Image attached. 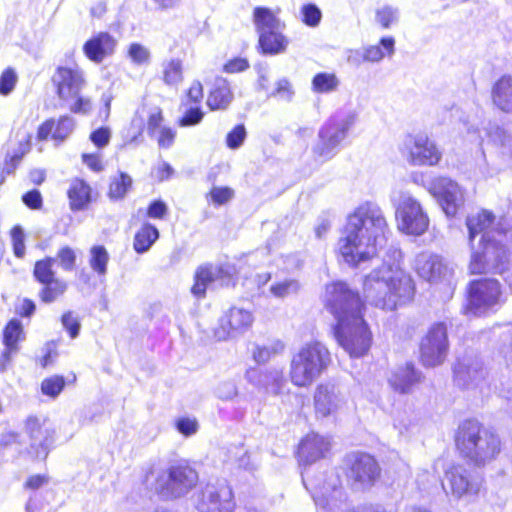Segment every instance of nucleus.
Instances as JSON below:
<instances>
[{"mask_svg":"<svg viewBox=\"0 0 512 512\" xmlns=\"http://www.w3.org/2000/svg\"><path fill=\"white\" fill-rule=\"evenodd\" d=\"M324 303L336 320L332 331L338 344L351 357L365 355L370 349L372 335L363 318L364 304L359 293L346 282L335 281L326 285Z\"/></svg>","mask_w":512,"mask_h":512,"instance_id":"obj_1","label":"nucleus"},{"mask_svg":"<svg viewBox=\"0 0 512 512\" xmlns=\"http://www.w3.org/2000/svg\"><path fill=\"white\" fill-rule=\"evenodd\" d=\"M467 226L472 249L469 265L472 274H503L508 268L506 248L497 237H503L505 226Z\"/></svg>","mask_w":512,"mask_h":512,"instance_id":"obj_2","label":"nucleus"},{"mask_svg":"<svg viewBox=\"0 0 512 512\" xmlns=\"http://www.w3.org/2000/svg\"><path fill=\"white\" fill-rule=\"evenodd\" d=\"M460 454L475 466H485L500 453L499 437L475 419L464 420L455 435Z\"/></svg>","mask_w":512,"mask_h":512,"instance_id":"obj_3","label":"nucleus"},{"mask_svg":"<svg viewBox=\"0 0 512 512\" xmlns=\"http://www.w3.org/2000/svg\"><path fill=\"white\" fill-rule=\"evenodd\" d=\"M386 244L383 226H351L339 240V251L347 264L358 266L376 256Z\"/></svg>","mask_w":512,"mask_h":512,"instance_id":"obj_4","label":"nucleus"},{"mask_svg":"<svg viewBox=\"0 0 512 512\" xmlns=\"http://www.w3.org/2000/svg\"><path fill=\"white\" fill-rule=\"evenodd\" d=\"M386 257L383 258L384 264L378 269H374L364 279L363 290L366 300L373 306L383 310H395L393 298H389L391 281L393 280V269L397 267L402 257L399 249L390 247Z\"/></svg>","mask_w":512,"mask_h":512,"instance_id":"obj_5","label":"nucleus"},{"mask_svg":"<svg viewBox=\"0 0 512 512\" xmlns=\"http://www.w3.org/2000/svg\"><path fill=\"white\" fill-rule=\"evenodd\" d=\"M331 357L321 342L304 345L291 361L290 376L293 384L299 387L311 385L328 367Z\"/></svg>","mask_w":512,"mask_h":512,"instance_id":"obj_6","label":"nucleus"},{"mask_svg":"<svg viewBox=\"0 0 512 512\" xmlns=\"http://www.w3.org/2000/svg\"><path fill=\"white\" fill-rule=\"evenodd\" d=\"M198 480V472L188 461H177L158 473L155 491L163 499H178L195 488Z\"/></svg>","mask_w":512,"mask_h":512,"instance_id":"obj_7","label":"nucleus"},{"mask_svg":"<svg viewBox=\"0 0 512 512\" xmlns=\"http://www.w3.org/2000/svg\"><path fill=\"white\" fill-rule=\"evenodd\" d=\"M503 302L498 280L492 278L474 280L468 286L465 312L474 316L486 315L495 312Z\"/></svg>","mask_w":512,"mask_h":512,"instance_id":"obj_8","label":"nucleus"},{"mask_svg":"<svg viewBox=\"0 0 512 512\" xmlns=\"http://www.w3.org/2000/svg\"><path fill=\"white\" fill-rule=\"evenodd\" d=\"M347 479L355 490L372 487L381 474L377 460L370 454L356 452L346 457Z\"/></svg>","mask_w":512,"mask_h":512,"instance_id":"obj_9","label":"nucleus"},{"mask_svg":"<svg viewBox=\"0 0 512 512\" xmlns=\"http://www.w3.org/2000/svg\"><path fill=\"white\" fill-rule=\"evenodd\" d=\"M401 152L411 166L431 167L440 163L442 153L426 134L406 135Z\"/></svg>","mask_w":512,"mask_h":512,"instance_id":"obj_10","label":"nucleus"},{"mask_svg":"<svg viewBox=\"0 0 512 512\" xmlns=\"http://www.w3.org/2000/svg\"><path fill=\"white\" fill-rule=\"evenodd\" d=\"M25 433L29 439L27 453L34 459L45 460L54 448L55 429L47 419L29 416L25 421Z\"/></svg>","mask_w":512,"mask_h":512,"instance_id":"obj_11","label":"nucleus"},{"mask_svg":"<svg viewBox=\"0 0 512 512\" xmlns=\"http://www.w3.org/2000/svg\"><path fill=\"white\" fill-rule=\"evenodd\" d=\"M482 479L463 465H452L445 470L442 488L447 495L456 499L471 498L480 491Z\"/></svg>","mask_w":512,"mask_h":512,"instance_id":"obj_12","label":"nucleus"},{"mask_svg":"<svg viewBox=\"0 0 512 512\" xmlns=\"http://www.w3.org/2000/svg\"><path fill=\"white\" fill-rule=\"evenodd\" d=\"M449 349L448 325L445 321L436 322L429 328L420 344V358L426 367L442 364Z\"/></svg>","mask_w":512,"mask_h":512,"instance_id":"obj_13","label":"nucleus"},{"mask_svg":"<svg viewBox=\"0 0 512 512\" xmlns=\"http://www.w3.org/2000/svg\"><path fill=\"white\" fill-rule=\"evenodd\" d=\"M234 508V495L226 480L209 483L203 489L199 512H233Z\"/></svg>","mask_w":512,"mask_h":512,"instance_id":"obj_14","label":"nucleus"},{"mask_svg":"<svg viewBox=\"0 0 512 512\" xmlns=\"http://www.w3.org/2000/svg\"><path fill=\"white\" fill-rule=\"evenodd\" d=\"M55 94L62 101L76 97L86 84L84 72L77 65L70 67L59 65L51 77Z\"/></svg>","mask_w":512,"mask_h":512,"instance_id":"obj_15","label":"nucleus"},{"mask_svg":"<svg viewBox=\"0 0 512 512\" xmlns=\"http://www.w3.org/2000/svg\"><path fill=\"white\" fill-rule=\"evenodd\" d=\"M454 382L463 389H472L485 379L486 370L482 360L475 356H464L454 366Z\"/></svg>","mask_w":512,"mask_h":512,"instance_id":"obj_16","label":"nucleus"},{"mask_svg":"<svg viewBox=\"0 0 512 512\" xmlns=\"http://www.w3.org/2000/svg\"><path fill=\"white\" fill-rule=\"evenodd\" d=\"M235 269L229 264L213 267L211 265L201 266L197 269L194 276V285L191 292L194 296L204 297L209 284L219 280L222 285H229L232 282Z\"/></svg>","mask_w":512,"mask_h":512,"instance_id":"obj_17","label":"nucleus"},{"mask_svg":"<svg viewBox=\"0 0 512 512\" xmlns=\"http://www.w3.org/2000/svg\"><path fill=\"white\" fill-rule=\"evenodd\" d=\"M253 315L250 311L233 307L220 320V329L217 331L219 339L236 338L252 326Z\"/></svg>","mask_w":512,"mask_h":512,"instance_id":"obj_18","label":"nucleus"},{"mask_svg":"<svg viewBox=\"0 0 512 512\" xmlns=\"http://www.w3.org/2000/svg\"><path fill=\"white\" fill-rule=\"evenodd\" d=\"M349 126L347 121L328 120L319 131L320 141L313 148L314 154L319 157L327 156L345 138Z\"/></svg>","mask_w":512,"mask_h":512,"instance_id":"obj_19","label":"nucleus"},{"mask_svg":"<svg viewBox=\"0 0 512 512\" xmlns=\"http://www.w3.org/2000/svg\"><path fill=\"white\" fill-rule=\"evenodd\" d=\"M73 128L74 121L68 115H61L58 118L50 117L37 127L36 139L39 142L51 139L61 143L71 134Z\"/></svg>","mask_w":512,"mask_h":512,"instance_id":"obj_20","label":"nucleus"},{"mask_svg":"<svg viewBox=\"0 0 512 512\" xmlns=\"http://www.w3.org/2000/svg\"><path fill=\"white\" fill-rule=\"evenodd\" d=\"M117 40L108 32H98L87 39L82 50L88 60L99 64L114 54Z\"/></svg>","mask_w":512,"mask_h":512,"instance_id":"obj_21","label":"nucleus"},{"mask_svg":"<svg viewBox=\"0 0 512 512\" xmlns=\"http://www.w3.org/2000/svg\"><path fill=\"white\" fill-rule=\"evenodd\" d=\"M330 448V442L315 433L306 435L298 447V459L301 465H310L323 458Z\"/></svg>","mask_w":512,"mask_h":512,"instance_id":"obj_22","label":"nucleus"},{"mask_svg":"<svg viewBox=\"0 0 512 512\" xmlns=\"http://www.w3.org/2000/svg\"><path fill=\"white\" fill-rule=\"evenodd\" d=\"M422 378V372L412 362H407L404 366H400L392 372L389 383L395 391L406 394L421 382Z\"/></svg>","mask_w":512,"mask_h":512,"instance_id":"obj_23","label":"nucleus"},{"mask_svg":"<svg viewBox=\"0 0 512 512\" xmlns=\"http://www.w3.org/2000/svg\"><path fill=\"white\" fill-rule=\"evenodd\" d=\"M234 99V94L227 79L218 78L209 89L206 105L210 111L227 110Z\"/></svg>","mask_w":512,"mask_h":512,"instance_id":"obj_24","label":"nucleus"},{"mask_svg":"<svg viewBox=\"0 0 512 512\" xmlns=\"http://www.w3.org/2000/svg\"><path fill=\"white\" fill-rule=\"evenodd\" d=\"M416 269L422 278L429 281L445 277L448 271V267L441 256L428 253L417 256Z\"/></svg>","mask_w":512,"mask_h":512,"instance_id":"obj_25","label":"nucleus"},{"mask_svg":"<svg viewBox=\"0 0 512 512\" xmlns=\"http://www.w3.org/2000/svg\"><path fill=\"white\" fill-rule=\"evenodd\" d=\"M281 29L273 28L258 33L257 49L261 54L277 55L286 51L289 40Z\"/></svg>","mask_w":512,"mask_h":512,"instance_id":"obj_26","label":"nucleus"},{"mask_svg":"<svg viewBox=\"0 0 512 512\" xmlns=\"http://www.w3.org/2000/svg\"><path fill=\"white\" fill-rule=\"evenodd\" d=\"M395 215L402 224H428L429 222L427 212L413 198H407L399 203Z\"/></svg>","mask_w":512,"mask_h":512,"instance_id":"obj_27","label":"nucleus"},{"mask_svg":"<svg viewBox=\"0 0 512 512\" xmlns=\"http://www.w3.org/2000/svg\"><path fill=\"white\" fill-rule=\"evenodd\" d=\"M339 401L338 389L334 384H321L316 388L315 409L322 416L330 415L337 408Z\"/></svg>","mask_w":512,"mask_h":512,"instance_id":"obj_28","label":"nucleus"},{"mask_svg":"<svg viewBox=\"0 0 512 512\" xmlns=\"http://www.w3.org/2000/svg\"><path fill=\"white\" fill-rule=\"evenodd\" d=\"M67 197L72 210L85 209L92 201V188L84 179L75 177L70 182Z\"/></svg>","mask_w":512,"mask_h":512,"instance_id":"obj_29","label":"nucleus"},{"mask_svg":"<svg viewBox=\"0 0 512 512\" xmlns=\"http://www.w3.org/2000/svg\"><path fill=\"white\" fill-rule=\"evenodd\" d=\"M491 98L498 109L512 114V76L503 75L494 83Z\"/></svg>","mask_w":512,"mask_h":512,"instance_id":"obj_30","label":"nucleus"},{"mask_svg":"<svg viewBox=\"0 0 512 512\" xmlns=\"http://www.w3.org/2000/svg\"><path fill=\"white\" fill-rule=\"evenodd\" d=\"M415 287L409 276L397 277L393 272L389 298H393L395 309L411 301L414 297Z\"/></svg>","mask_w":512,"mask_h":512,"instance_id":"obj_31","label":"nucleus"},{"mask_svg":"<svg viewBox=\"0 0 512 512\" xmlns=\"http://www.w3.org/2000/svg\"><path fill=\"white\" fill-rule=\"evenodd\" d=\"M348 220L349 224H381L385 222L381 209L369 201L357 206L349 215Z\"/></svg>","mask_w":512,"mask_h":512,"instance_id":"obj_32","label":"nucleus"},{"mask_svg":"<svg viewBox=\"0 0 512 512\" xmlns=\"http://www.w3.org/2000/svg\"><path fill=\"white\" fill-rule=\"evenodd\" d=\"M280 9L275 11L265 6H257L253 9V22L258 33L273 29L283 28L285 24L277 17Z\"/></svg>","mask_w":512,"mask_h":512,"instance_id":"obj_33","label":"nucleus"},{"mask_svg":"<svg viewBox=\"0 0 512 512\" xmlns=\"http://www.w3.org/2000/svg\"><path fill=\"white\" fill-rule=\"evenodd\" d=\"M184 79L183 61L179 58H171L163 63L162 81L167 86H177Z\"/></svg>","mask_w":512,"mask_h":512,"instance_id":"obj_34","label":"nucleus"},{"mask_svg":"<svg viewBox=\"0 0 512 512\" xmlns=\"http://www.w3.org/2000/svg\"><path fill=\"white\" fill-rule=\"evenodd\" d=\"M159 238L156 226H141L134 236L133 247L138 254L147 252Z\"/></svg>","mask_w":512,"mask_h":512,"instance_id":"obj_35","label":"nucleus"},{"mask_svg":"<svg viewBox=\"0 0 512 512\" xmlns=\"http://www.w3.org/2000/svg\"><path fill=\"white\" fill-rule=\"evenodd\" d=\"M395 40L393 37H383L380 39L378 45H371L363 52V59L368 62H378L384 58L385 52L387 55L394 53Z\"/></svg>","mask_w":512,"mask_h":512,"instance_id":"obj_36","label":"nucleus"},{"mask_svg":"<svg viewBox=\"0 0 512 512\" xmlns=\"http://www.w3.org/2000/svg\"><path fill=\"white\" fill-rule=\"evenodd\" d=\"M31 149V135H27L25 140L20 143V152L14 153L4 160L3 167L0 172V182L2 183L7 175L15 172L22 161L23 156Z\"/></svg>","mask_w":512,"mask_h":512,"instance_id":"obj_37","label":"nucleus"},{"mask_svg":"<svg viewBox=\"0 0 512 512\" xmlns=\"http://www.w3.org/2000/svg\"><path fill=\"white\" fill-rule=\"evenodd\" d=\"M132 187V178L125 172H118L108 185L107 195L112 200H120L125 197Z\"/></svg>","mask_w":512,"mask_h":512,"instance_id":"obj_38","label":"nucleus"},{"mask_svg":"<svg viewBox=\"0 0 512 512\" xmlns=\"http://www.w3.org/2000/svg\"><path fill=\"white\" fill-rule=\"evenodd\" d=\"M339 80L335 73L319 72L311 81L312 91L317 94H327L337 90Z\"/></svg>","mask_w":512,"mask_h":512,"instance_id":"obj_39","label":"nucleus"},{"mask_svg":"<svg viewBox=\"0 0 512 512\" xmlns=\"http://www.w3.org/2000/svg\"><path fill=\"white\" fill-rule=\"evenodd\" d=\"M285 383L286 381L284 379L283 373L276 369L266 371L259 375L258 384L262 386L266 392L273 395L280 394Z\"/></svg>","mask_w":512,"mask_h":512,"instance_id":"obj_40","label":"nucleus"},{"mask_svg":"<svg viewBox=\"0 0 512 512\" xmlns=\"http://www.w3.org/2000/svg\"><path fill=\"white\" fill-rule=\"evenodd\" d=\"M24 339L23 325L20 320L11 319L3 330V343L10 349H18V342Z\"/></svg>","mask_w":512,"mask_h":512,"instance_id":"obj_41","label":"nucleus"},{"mask_svg":"<svg viewBox=\"0 0 512 512\" xmlns=\"http://www.w3.org/2000/svg\"><path fill=\"white\" fill-rule=\"evenodd\" d=\"M108 261L109 254L104 246L96 245L90 249L89 264L93 271H95L99 276H103L107 273Z\"/></svg>","mask_w":512,"mask_h":512,"instance_id":"obj_42","label":"nucleus"},{"mask_svg":"<svg viewBox=\"0 0 512 512\" xmlns=\"http://www.w3.org/2000/svg\"><path fill=\"white\" fill-rule=\"evenodd\" d=\"M184 111L177 123L180 127H191L200 124L205 116L201 105L181 106Z\"/></svg>","mask_w":512,"mask_h":512,"instance_id":"obj_43","label":"nucleus"},{"mask_svg":"<svg viewBox=\"0 0 512 512\" xmlns=\"http://www.w3.org/2000/svg\"><path fill=\"white\" fill-rule=\"evenodd\" d=\"M204 98V86L200 80H193L184 91L180 106L201 105Z\"/></svg>","mask_w":512,"mask_h":512,"instance_id":"obj_44","label":"nucleus"},{"mask_svg":"<svg viewBox=\"0 0 512 512\" xmlns=\"http://www.w3.org/2000/svg\"><path fill=\"white\" fill-rule=\"evenodd\" d=\"M55 261L54 258L48 257L35 263L33 274L38 282L44 284L56 280L52 270Z\"/></svg>","mask_w":512,"mask_h":512,"instance_id":"obj_45","label":"nucleus"},{"mask_svg":"<svg viewBox=\"0 0 512 512\" xmlns=\"http://www.w3.org/2000/svg\"><path fill=\"white\" fill-rule=\"evenodd\" d=\"M300 289V284L295 279H286L270 286L271 294L276 298H285L296 294Z\"/></svg>","mask_w":512,"mask_h":512,"instance_id":"obj_46","label":"nucleus"},{"mask_svg":"<svg viewBox=\"0 0 512 512\" xmlns=\"http://www.w3.org/2000/svg\"><path fill=\"white\" fill-rule=\"evenodd\" d=\"M301 21L308 27H317L322 19L321 10L313 3L304 4L300 9Z\"/></svg>","mask_w":512,"mask_h":512,"instance_id":"obj_47","label":"nucleus"},{"mask_svg":"<svg viewBox=\"0 0 512 512\" xmlns=\"http://www.w3.org/2000/svg\"><path fill=\"white\" fill-rule=\"evenodd\" d=\"M375 19L383 29H388L397 22L398 9L390 5L378 8L375 11Z\"/></svg>","mask_w":512,"mask_h":512,"instance_id":"obj_48","label":"nucleus"},{"mask_svg":"<svg viewBox=\"0 0 512 512\" xmlns=\"http://www.w3.org/2000/svg\"><path fill=\"white\" fill-rule=\"evenodd\" d=\"M66 290V284L60 280L44 283L39 295L43 302L51 303Z\"/></svg>","mask_w":512,"mask_h":512,"instance_id":"obj_49","label":"nucleus"},{"mask_svg":"<svg viewBox=\"0 0 512 512\" xmlns=\"http://www.w3.org/2000/svg\"><path fill=\"white\" fill-rule=\"evenodd\" d=\"M18 76L14 68L7 67L0 74V95H9L16 87Z\"/></svg>","mask_w":512,"mask_h":512,"instance_id":"obj_50","label":"nucleus"},{"mask_svg":"<svg viewBox=\"0 0 512 512\" xmlns=\"http://www.w3.org/2000/svg\"><path fill=\"white\" fill-rule=\"evenodd\" d=\"M65 387V379L63 376H54L46 378L41 383V391L44 395L52 398L57 397Z\"/></svg>","mask_w":512,"mask_h":512,"instance_id":"obj_51","label":"nucleus"},{"mask_svg":"<svg viewBox=\"0 0 512 512\" xmlns=\"http://www.w3.org/2000/svg\"><path fill=\"white\" fill-rule=\"evenodd\" d=\"M247 137V131L244 124L235 125L226 135V146L232 150L242 146Z\"/></svg>","mask_w":512,"mask_h":512,"instance_id":"obj_52","label":"nucleus"},{"mask_svg":"<svg viewBox=\"0 0 512 512\" xmlns=\"http://www.w3.org/2000/svg\"><path fill=\"white\" fill-rule=\"evenodd\" d=\"M338 485H339V479L334 478L333 483L329 484L328 486H326V484L323 485L321 496H316V495L313 496L315 505L318 508L317 512H327L326 508H327V506L330 505V501H329V497H331L330 492L336 493Z\"/></svg>","mask_w":512,"mask_h":512,"instance_id":"obj_53","label":"nucleus"},{"mask_svg":"<svg viewBox=\"0 0 512 512\" xmlns=\"http://www.w3.org/2000/svg\"><path fill=\"white\" fill-rule=\"evenodd\" d=\"M234 197V190L227 186H214L212 187L207 198L215 205H223L229 202Z\"/></svg>","mask_w":512,"mask_h":512,"instance_id":"obj_54","label":"nucleus"},{"mask_svg":"<svg viewBox=\"0 0 512 512\" xmlns=\"http://www.w3.org/2000/svg\"><path fill=\"white\" fill-rule=\"evenodd\" d=\"M127 55L137 65L147 64L150 61L149 50L140 43H131L128 46Z\"/></svg>","mask_w":512,"mask_h":512,"instance_id":"obj_55","label":"nucleus"},{"mask_svg":"<svg viewBox=\"0 0 512 512\" xmlns=\"http://www.w3.org/2000/svg\"><path fill=\"white\" fill-rule=\"evenodd\" d=\"M398 230L407 236L414 237V241L418 245H424L427 241L432 240L431 234H429L428 239L422 238L428 231V226H397Z\"/></svg>","mask_w":512,"mask_h":512,"instance_id":"obj_56","label":"nucleus"},{"mask_svg":"<svg viewBox=\"0 0 512 512\" xmlns=\"http://www.w3.org/2000/svg\"><path fill=\"white\" fill-rule=\"evenodd\" d=\"M249 67V60L238 56L227 60L222 66V71L227 74H236L246 71Z\"/></svg>","mask_w":512,"mask_h":512,"instance_id":"obj_57","label":"nucleus"},{"mask_svg":"<svg viewBox=\"0 0 512 512\" xmlns=\"http://www.w3.org/2000/svg\"><path fill=\"white\" fill-rule=\"evenodd\" d=\"M175 427L180 434L189 437L198 431L199 426L195 418L180 417L175 421Z\"/></svg>","mask_w":512,"mask_h":512,"instance_id":"obj_58","label":"nucleus"},{"mask_svg":"<svg viewBox=\"0 0 512 512\" xmlns=\"http://www.w3.org/2000/svg\"><path fill=\"white\" fill-rule=\"evenodd\" d=\"M89 139L95 147L104 148L110 142L111 131L108 127L101 126L90 133Z\"/></svg>","mask_w":512,"mask_h":512,"instance_id":"obj_59","label":"nucleus"},{"mask_svg":"<svg viewBox=\"0 0 512 512\" xmlns=\"http://www.w3.org/2000/svg\"><path fill=\"white\" fill-rule=\"evenodd\" d=\"M61 322L71 338H76L79 335L81 324L78 317L72 311L64 313L61 317Z\"/></svg>","mask_w":512,"mask_h":512,"instance_id":"obj_60","label":"nucleus"},{"mask_svg":"<svg viewBox=\"0 0 512 512\" xmlns=\"http://www.w3.org/2000/svg\"><path fill=\"white\" fill-rule=\"evenodd\" d=\"M23 204L31 210H40L43 207V197L39 190L31 189L21 196Z\"/></svg>","mask_w":512,"mask_h":512,"instance_id":"obj_61","label":"nucleus"},{"mask_svg":"<svg viewBox=\"0 0 512 512\" xmlns=\"http://www.w3.org/2000/svg\"><path fill=\"white\" fill-rule=\"evenodd\" d=\"M294 95L292 84L287 79H280L276 82L275 89L271 92L270 96L283 99L291 100Z\"/></svg>","mask_w":512,"mask_h":512,"instance_id":"obj_62","label":"nucleus"},{"mask_svg":"<svg viewBox=\"0 0 512 512\" xmlns=\"http://www.w3.org/2000/svg\"><path fill=\"white\" fill-rule=\"evenodd\" d=\"M81 160L92 172L101 173L105 169L102 157L98 153H83Z\"/></svg>","mask_w":512,"mask_h":512,"instance_id":"obj_63","label":"nucleus"},{"mask_svg":"<svg viewBox=\"0 0 512 512\" xmlns=\"http://www.w3.org/2000/svg\"><path fill=\"white\" fill-rule=\"evenodd\" d=\"M499 352L505 359L507 366H512V330H507L502 334Z\"/></svg>","mask_w":512,"mask_h":512,"instance_id":"obj_64","label":"nucleus"}]
</instances>
